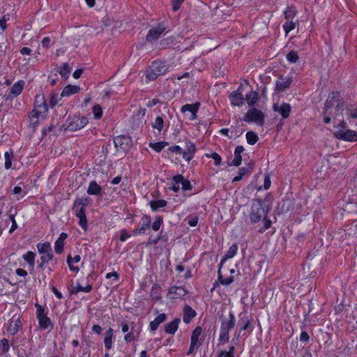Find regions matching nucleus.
I'll return each mask as SVG.
<instances>
[{
  "instance_id": "c756f323",
  "label": "nucleus",
  "mask_w": 357,
  "mask_h": 357,
  "mask_svg": "<svg viewBox=\"0 0 357 357\" xmlns=\"http://www.w3.org/2000/svg\"><path fill=\"white\" fill-rule=\"evenodd\" d=\"M102 191V188L97 183L96 181L89 183L87 189V193L90 195H99Z\"/></svg>"
},
{
  "instance_id": "ddd939ff",
  "label": "nucleus",
  "mask_w": 357,
  "mask_h": 357,
  "mask_svg": "<svg viewBox=\"0 0 357 357\" xmlns=\"http://www.w3.org/2000/svg\"><path fill=\"white\" fill-rule=\"evenodd\" d=\"M24 85L23 80H20L15 83L10 89V92L6 100H12L13 98L18 96L22 91Z\"/></svg>"
},
{
  "instance_id": "13d9d810",
  "label": "nucleus",
  "mask_w": 357,
  "mask_h": 357,
  "mask_svg": "<svg viewBox=\"0 0 357 357\" xmlns=\"http://www.w3.org/2000/svg\"><path fill=\"white\" fill-rule=\"evenodd\" d=\"M73 210L75 212V214L77 218L86 216L85 208H82V207H79V206L75 207L73 206Z\"/></svg>"
},
{
  "instance_id": "a18cd8bd",
  "label": "nucleus",
  "mask_w": 357,
  "mask_h": 357,
  "mask_svg": "<svg viewBox=\"0 0 357 357\" xmlns=\"http://www.w3.org/2000/svg\"><path fill=\"white\" fill-rule=\"evenodd\" d=\"M163 223V218L162 216L158 215L155 217L154 222L151 224V226L153 231H158Z\"/></svg>"
},
{
  "instance_id": "0eeeda50",
  "label": "nucleus",
  "mask_w": 357,
  "mask_h": 357,
  "mask_svg": "<svg viewBox=\"0 0 357 357\" xmlns=\"http://www.w3.org/2000/svg\"><path fill=\"white\" fill-rule=\"evenodd\" d=\"M243 120L245 122H255L259 126L264 123V114L256 108H252L248 111Z\"/></svg>"
},
{
  "instance_id": "603ef678",
  "label": "nucleus",
  "mask_w": 357,
  "mask_h": 357,
  "mask_svg": "<svg viewBox=\"0 0 357 357\" xmlns=\"http://www.w3.org/2000/svg\"><path fill=\"white\" fill-rule=\"evenodd\" d=\"M61 98L58 93H52L50 94V98L49 100V105L51 107H55L59 101L60 100Z\"/></svg>"
},
{
  "instance_id": "69168bd1",
  "label": "nucleus",
  "mask_w": 357,
  "mask_h": 357,
  "mask_svg": "<svg viewBox=\"0 0 357 357\" xmlns=\"http://www.w3.org/2000/svg\"><path fill=\"white\" fill-rule=\"evenodd\" d=\"M130 237V235L126 231V230L123 229L121 231L120 241H126L128 238Z\"/></svg>"
},
{
  "instance_id": "a19ab883",
  "label": "nucleus",
  "mask_w": 357,
  "mask_h": 357,
  "mask_svg": "<svg viewBox=\"0 0 357 357\" xmlns=\"http://www.w3.org/2000/svg\"><path fill=\"white\" fill-rule=\"evenodd\" d=\"M296 10L293 6H288L284 11V17L287 20H291L294 18Z\"/></svg>"
},
{
  "instance_id": "37998d69",
  "label": "nucleus",
  "mask_w": 357,
  "mask_h": 357,
  "mask_svg": "<svg viewBox=\"0 0 357 357\" xmlns=\"http://www.w3.org/2000/svg\"><path fill=\"white\" fill-rule=\"evenodd\" d=\"M167 145H168V143L165 142L149 144V146L158 153L160 152Z\"/></svg>"
},
{
  "instance_id": "412c9836",
  "label": "nucleus",
  "mask_w": 357,
  "mask_h": 357,
  "mask_svg": "<svg viewBox=\"0 0 357 357\" xmlns=\"http://www.w3.org/2000/svg\"><path fill=\"white\" fill-rule=\"evenodd\" d=\"M46 109H45V107L43 106V107H40V108H34L30 113V115H29V118L31 119V122L32 124H37L38 123V118L46 114Z\"/></svg>"
},
{
  "instance_id": "20e7f679",
  "label": "nucleus",
  "mask_w": 357,
  "mask_h": 357,
  "mask_svg": "<svg viewBox=\"0 0 357 357\" xmlns=\"http://www.w3.org/2000/svg\"><path fill=\"white\" fill-rule=\"evenodd\" d=\"M237 250H238V245H237V244L234 243L229 248V250L224 255L223 258L222 259V260L220 261L219 268L218 271V280H219L220 283L222 284V285H229L230 284H231L234 282L233 276H230L229 278H224L221 274L220 268H221L222 264L226 261V260L234 257L236 255Z\"/></svg>"
},
{
  "instance_id": "a211bd4d",
  "label": "nucleus",
  "mask_w": 357,
  "mask_h": 357,
  "mask_svg": "<svg viewBox=\"0 0 357 357\" xmlns=\"http://www.w3.org/2000/svg\"><path fill=\"white\" fill-rule=\"evenodd\" d=\"M292 83V79L290 77H280L279 79L276 82V91L280 92L283 91L285 89L289 88L290 85Z\"/></svg>"
},
{
  "instance_id": "f704fd0d",
  "label": "nucleus",
  "mask_w": 357,
  "mask_h": 357,
  "mask_svg": "<svg viewBox=\"0 0 357 357\" xmlns=\"http://www.w3.org/2000/svg\"><path fill=\"white\" fill-rule=\"evenodd\" d=\"M114 331L109 328L105 333L104 343L107 349H110L112 345V336Z\"/></svg>"
},
{
  "instance_id": "09e8293b",
  "label": "nucleus",
  "mask_w": 357,
  "mask_h": 357,
  "mask_svg": "<svg viewBox=\"0 0 357 357\" xmlns=\"http://www.w3.org/2000/svg\"><path fill=\"white\" fill-rule=\"evenodd\" d=\"M89 202H90V199L88 197L82 198V199L77 198L74 202L73 204H74L75 207L79 206V207L85 208V206L89 204Z\"/></svg>"
},
{
  "instance_id": "4c0bfd02",
  "label": "nucleus",
  "mask_w": 357,
  "mask_h": 357,
  "mask_svg": "<svg viewBox=\"0 0 357 357\" xmlns=\"http://www.w3.org/2000/svg\"><path fill=\"white\" fill-rule=\"evenodd\" d=\"M258 98H259L258 93L255 91H251L245 96V99L248 102V104L250 106L255 105L256 103V102L258 100Z\"/></svg>"
},
{
  "instance_id": "a878e982",
  "label": "nucleus",
  "mask_w": 357,
  "mask_h": 357,
  "mask_svg": "<svg viewBox=\"0 0 357 357\" xmlns=\"http://www.w3.org/2000/svg\"><path fill=\"white\" fill-rule=\"evenodd\" d=\"M67 234L62 232L54 244V250L57 254H61L63 251L64 241L67 238Z\"/></svg>"
},
{
  "instance_id": "3c124183",
  "label": "nucleus",
  "mask_w": 357,
  "mask_h": 357,
  "mask_svg": "<svg viewBox=\"0 0 357 357\" xmlns=\"http://www.w3.org/2000/svg\"><path fill=\"white\" fill-rule=\"evenodd\" d=\"M13 157V152H6L4 154L5 158V168L10 169L12 167V158Z\"/></svg>"
},
{
  "instance_id": "e2e57ef3",
  "label": "nucleus",
  "mask_w": 357,
  "mask_h": 357,
  "mask_svg": "<svg viewBox=\"0 0 357 357\" xmlns=\"http://www.w3.org/2000/svg\"><path fill=\"white\" fill-rule=\"evenodd\" d=\"M183 1H184V0H172L173 10L174 11L178 10L180 8V7Z\"/></svg>"
},
{
  "instance_id": "393cba45",
  "label": "nucleus",
  "mask_w": 357,
  "mask_h": 357,
  "mask_svg": "<svg viewBox=\"0 0 357 357\" xmlns=\"http://www.w3.org/2000/svg\"><path fill=\"white\" fill-rule=\"evenodd\" d=\"M181 320L179 318H175L172 322L165 326L164 331L166 333L174 335L178 328Z\"/></svg>"
},
{
  "instance_id": "cd10ccee",
  "label": "nucleus",
  "mask_w": 357,
  "mask_h": 357,
  "mask_svg": "<svg viewBox=\"0 0 357 357\" xmlns=\"http://www.w3.org/2000/svg\"><path fill=\"white\" fill-rule=\"evenodd\" d=\"M253 164L249 163L245 167H241L238 170V175L234 178L233 182H237L242 179L243 176L252 172Z\"/></svg>"
},
{
  "instance_id": "423d86ee",
  "label": "nucleus",
  "mask_w": 357,
  "mask_h": 357,
  "mask_svg": "<svg viewBox=\"0 0 357 357\" xmlns=\"http://www.w3.org/2000/svg\"><path fill=\"white\" fill-rule=\"evenodd\" d=\"M88 122V119L85 116H81L77 115L70 116L67 121V126L66 130H68L70 131L79 130L85 127Z\"/></svg>"
},
{
  "instance_id": "c03bdc74",
  "label": "nucleus",
  "mask_w": 357,
  "mask_h": 357,
  "mask_svg": "<svg viewBox=\"0 0 357 357\" xmlns=\"http://www.w3.org/2000/svg\"><path fill=\"white\" fill-rule=\"evenodd\" d=\"M59 72L62 77H63L66 79H68L70 72L68 64L67 63H63L62 66L60 67Z\"/></svg>"
},
{
  "instance_id": "de8ad7c7",
  "label": "nucleus",
  "mask_w": 357,
  "mask_h": 357,
  "mask_svg": "<svg viewBox=\"0 0 357 357\" xmlns=\"http://www.w3.org/2000/svg\"><path fill=\"white\" fill-rule=\"evenodd\" d=\"M9 349L8 340L6 338L2 339L0 341V355L7 353Z\"/></svg>"
},
{
  "instance_id": "7c9ffc66",
  "label": "nucleus",
  "mask_w": 357,
  "mask_h": 357,
  "mask_svg": "<svg viewBox=\"0 0 357 357\" xmlns=\"http://www.w3.org/2000/svg\"><path fill=\"white\" fill-rule=\"evenodd\" d=\"M79 91H80L79 86L69 84L64 87L60 96H61V97L69 96L70 95L77 93Z\"/></svg>"
},
{
  "instance_id": "aec40b11",
  "label": "nucleus",
  "mask_w": 357,
  "mask_h": 357,
  "mask_svg": "<svg viewBox=\"0 0 357 357\" xmlns=\"http://www.w3.org/2000/svg\"><path fill=\"white\" fill-rule=\"evenodd\" d=\"M244 150L245 149L243 146H236L234 151V158L230 162L228 163V165L229 166H239L242 162L241 153L243 152Z\"/></svg>"
},
{
  "instance_id": "2f4dec72",
  "label": "nucleus",
  "mask_w": 357,
  "mask_h": 357,
  "mask_svg": "<svg viewBox=\"0 0 357 357\" xmlns=\"http://www.w3.org/2000/svg\"><path fill=\"white\" fill-rule=\"evenodd\" d=\"M149 205L153 211H158L160 208L165 207L167 202L165 199L152 200L149 202Z\"/></svg>"
},
{
  "instance_id": "052dcab7",
  "label": "nucleus",
  "mask_w": 357,
  "mask_h": 357,
  "mask_svg": "<svg viewBox=\"0 0 357 357\" xmlns=\"http://www.w3.org/2000/svg\"><path fill=\"white\" fill-rule=\"evenodd\" d=\"M35 306H36V307L37 308V310H36V317H37V319H38V317H42L43 315H45V314H47L45 312V308H44L42 305H39V304H38V303H36V304H35Z\"/></svg>"
},
{
  "instance_id": "0e129e2a",
  "label": "nucleus",
  "mask_w": 357,
  "mask_h": 357,
  "mask_svg": "<svg viewBox=\"0 0 357 357\" xmlns=\"http://www.w3.org/2000/svg\"><path fill=\"white\" fill-rule=\"evenodd\" d=\"M170 152L176 153L177 154H182V149L178 145H174L168 149Z\"/></svg>"
},
{
  "instance_id": "b1692460",
  "label": "nucleus",
  "mask_w": 357,
  "mask_h": 357,
  "mask_svg": "<svg viewBox=\"0 0 357 357\" xmlns=\"http://www.w3.org/2000/svg\"><path fill=\"white\" fill-rule=\"evenodd\" d=\"M173 182H175L176 184L181 183L183 190H190L192 189V185L190 181L185 180L181 174H177L173 176Z\"/></svg>"
},
{
  "instance_id": "9b49d317",
  "label": "nucleus",
  "mask_w": 357,
  "mask_h": 357,
  "mask_svg": "<svg viewBox=\"0 0 357 357\" xmlns=\"http://www.w3.org/2000/svg\"><path fill=\"white\" fill-rule=\"evenodd\" d=\"M196 150V146L193 142L190 141H186L185 149H184V151H182L183 158L186 161L191 160L195 154Z\"/></svg>"
},
{
  "instance_id": "c85d7f7f",
  "label": "nucleus",
  "mask_w": 357,
  "mask_h": 357,
  "mask_svg": "<svg viewBox=\"0 0 357 357\" xmlns=\"http://www.w3.org/2000/svg\"><path fill=\"white\" fill-rule=\"evenodd\" d=\"M39 326L43 330L48 329L49 328L52 329L53 328V324L50 320V319L45 315H43L40 317L38 318Z\"/></svg>"
},
{
  "instance_id": "864d4df0",
  "label": "nucleus",
  "mask_w": 357,
  "mask_h": 357,
  "mask_svg": "<svg viewBox=\"0 0 357 357\" xmlns=\"http://www.w3.org/2000/svg\"><path fill=\"white\" fill-rule=\"evenodd\" d=\"M205 156L210 158H213L214 160V164L216 166H218L221 163L222 158L221 157L215 152H213L211 153H206Z\"/></svg>"
},
{
  "instance_id": "6e6d98bb",
  "label": "nucleus",
  "mask_w": 357,
  "mask_h": 357,
  "mask_svg": "<svg viewBox=\"0 0 357 357\" xmlns=\"http://www.w3.org/2000/svg\"><path fill=\"white\" fill-rule=\"evenodd\" d=\"M296 27V24L291 20H287V22L283 24V29L287 34L291 30L294 29Z\"/></svg>"
},
{
  "instance_id": "dca6fc26",
  "label": "nucleus",
  "mask_w": 357,
  "mask_h": 357,
  "mask_svg": "<svg viewBox=\"0 0 357 357\" xmlns=\"http://www.w3.org/2000/svg\"><path fill=\"white\" fill-rule=\"evenodd\" d=\"M273 108L275 112L280 113L283 119L289 117L291 110V105L285 102L281 105L274 104Z\"/></svg>"
},
{
  "instance_id": "c9c22d12",
  "label": "nucleus",
  "mask_w": 357,
  "mask_h": 357,
  "mask_svg": "<svg viewBox=\"0 0 357 357\" xmlns=\"http://www.w3.org/2000/svg\"><path fill=\"white\" fill-rule=\"evenodd\" d=\"M81 259L79 255H75L74 257H72L70 255H68L67 257V263L68 264L69 268L70 271L73 272H78L79 268L77 266H74L72 264L73 262L78 263Z\"/></svg>"
},
{
  "instance_id": "1a4fd4ad",
  "label": "nucleus",
  "mask_w": 357,
  "mask_h": 357,
  "mask_svg": "<svg viewBox=\"0 0 357 357\" xmlns=\"http://www.w3.org/2000/svg\"><path fill=\"white\" fill-rule=\"evenodd\" d=\"M37 249L43 261H50L53 259V252L51 245L49 242L39 243L37 244Z\"/></svg>"
},
{
  "instance_id": "39448f33",
  "label": "nucleus",
  "mask_w": 357,
  "mask_h": 357,
  "mask_svg": "<svg viewBox=\"0 0 357 357\" xmlns=\"http://www.w3.org/2000/svg\"><path fill=\"white\" fill-rule=\"evenodd\" d=\"M167 70L168 68L165 62L155 61L146 70V78L150 81L155 80L158 76L167 73Z\"/></svg>"
},
{
  "instance_id": "f8f14e48",
  "label": "nucleus",
  "mask_w": 357,
  "mask_h": 357,
  "mask_svg": "<svg viewBox=\"0 0 357 357\" xmlns=\"http://www.w3.org/2000/svg\"><path fill=\"white\" fill-rule=\"evenodd\" d=\"M229 98L231 101V104L234 106L240 107L244 103V97L242 94V91H241V89L238 88L236 91H232L229 96Z\"/></svg>"
},
{
  "instance_id": "ea45409f",
  "label": "nucleus",
  "mask_w": 357,
  "mask_h": 357,
  "mask_svg": "<svg viewBox=\"0 0 357 357\" xmlns=\"http://www.w3.org/2000/svg\"><path fill=\"white\" fill-rule=\"evenodd\" d=\"M246 139L249 144L254 145L257 142L259 137L254 131H248L246 133Z\"/></svg>"
},
{
  "instance_id": "6ab92c4d",
  "label": "nucleus",
  "mask_w": 357,
  "mask_h": 357,
  "mask_svg": "<svg viewBox=\"0 0 357 357\" xmlns=\"http://www.w3.org/2000/svg\"><path fill=\"white\" fill-rule=\"evenodd\" d=\"M151 218L148 215H144L137 228L138 234H144L146 230L151 227Z\"/></svg>"
},
{
  "instance_id": "f257e3e1",
  "label": "nucleus",
  "mask_w": 357,
  "mask_h": 357,
  "mask_svg": "<svg viewBox=\"0 0 357 357\" xmlns=\"http://www.w3.org/2000/svg\"><path fill=\"white\" fill-rule=\"evenodd\" d=\"M264 202L261 199L253 200L250 211V219L252 224H257L263 221L264 226L259 229V233L264 232L271 226L272 222L267 217V213L264 207Z\"/></svg>"
},
{
  "instance_id": "8fccbe9b",
  "label": "nucleus",
  "mask_w": 357,
  "mask_h": 357,
  "mask_svg": "<svg viewBox=\"0 0 357 357\" xmlns=\"http://www.w3.org/2000/svg\"><path fill=\"white\" fill-rule=\"evenodd\" d=\"M286 59L289 62L295 63L298 60L299 56L297 52L292 50L287 54Z\"/></svg>"
},
{
  "instance_id": "7ed1b4c3",
  "label": "nucleus",
  "mask_w": 357,
  "mask_h": 357,
  "mask_svg": "<svg viewBox=\"0 0 357 357\" xmlns=\"http://www.w3.org/2000/svg\"><path fill=\"white\" fill-rule=\"evenodd\" d=\"M221 325L219 335L220 343L228 342L229 340V331L235 326V316L232 312H229V317L220 318Z\"/></svg>"
},
{
  "instance_id": "72a5a7b5",
  "label": "nucleus",
  "mask_w": 357,
  "mask_h": 357,
  "mask_svg": "<svg viewBox=\"0 0 357 357\" xmlns=\"http://www.w3.org/2000/svg\"><path fill=\"white\" fill-rule=\"evenodd\" d=\"M150 296L152 300L157 301L161 298V288L158 284H154L151 288Z\"/></svg>"
},
{
  "instance_id": "e433bc0d",
  "label": "nucleus",
  "mask_w": 357,
  "mask_h": 357,
  "mask_svg": "<svg viewBox=\"0 0 357 357\" xmlns=\"http://www.w3.org/2000/svg\"><path fill=\"white\" fill-rule=\"evenodd\" d=\"M92 290V285L88 284L86 287H82L80 284H77L75 287H73L72 289L69 290L70 294H77L79 291H84L86 293H89Z\"/></svg>"
},
{
  "instance_id": "473e14b6",
  "label": "nucleus",
  "mask_w": 357,
  "mask_h": 357,
  "mask_svg": "<svg viewBox=\"0 0 357 357\" xmlns=\"http://www.w3.org/2000/svg\"><path fill=\"white\" fill-rule=\"evenodd\" d=\"M35 257L36 254L32 251H29L22 255L23 259L28 263L29 266L31 269H33L35 266Z\"/></svg>"
},
{
  "instance_id": "338daca9",
  "label": "nucleus",
  "mask_w": 357,
  "mask_h": 357,
  "mask_svg": "<svg viewBox=\"0 0 357 357\" xmlns=\"http://www.w3.org/2000/svg\"><path fill=\"white\" fill-rule=\"evenodd\" d=\"M310 340L309 335L306 331H302L300 335V340L301 342H307Z\"/></svg>"
},
{
  "instance_id": "f03ea898",
  "label": "nucleus",
  "mask_w": 357,
  "mask_h": 357,
  "mask_svg": "<svg viewBox=\"0 0 357 357\" xmlns=\"http://www.w3.org/2000/svg\"><path fill=\"white\" fill-rule=\"evenodd\" d=\"M344 106V101L340 98L338 91H333L328 94V98L325 102L324 114L339 115L340 111Z\"/></svg>"
},
{
  "instance_id": "5701e85b",
  "label": "nucleus",
  "mask_w": 357,
  "mask_h": 357,
  "mask_svg": "<svg viewBox=\"0 0 357 357\" xmlns=\"http://www.w3.org/2000/svg\"><path fill=\"white\" fill-rule=\"evenodd\" d=\"M22 327V324L19 318L17 319H11L9 322L8 327L7 328V331L11 335H15L20 328Z\"/></svg>"
},
{
  "instance_id": "2eb2a0df",
  "label": "nucleus",
  "mask_w": 357,
  "mask_h": 357,
  "mask_svg": "<svg viewBox=\"0 0 357 357\" xmlns=\"http://www.w3.org/2000/svg\"><path fill=\"white\" fill-rule=\"evenodd\" d=\"M188 292L183 287L174 286L169 288L168 294L171 296V299H177L183 298Z\"/></svg>"
},
{
  "instance_id": "4be33fe9",
  "label": "nucleus",
  "mask_w": 357,
  "mask_h": 357,
  "mask_svg": "<svg viewBox=\"0 0 357 357\" xmlns=\"http://www.w3.org/2000/svg\"><path fill=\"white\" fill-rule=\"evenodd\" d=\"M183 321L185 324L190 323L196 317L197 312L190 306L186 305L183 307Z\"/></svg>"
},
{
  "instance_id": "4d7b16f0",
  "label": "nucleus",
  "mask_w": 357,
  "mask_h": 357,
  "mask_svg": "<svg viewBox=\"0 0 357 357\" xmlns=\"http://www.w3.org/2000/svg\"><path fill=\"white\" fill-rule=\"evenodd\" d=\"M93 113L96 119H100L102 114V107L99 105H96L93 107Z\"/></svg>"
},
{
  "instance_id": "79ce46f5",
  "label": "nucleus",
  "mask_w": 357,
  "mask_h": 357,
  "mask_svg": "<svg viewBox=\"0 0 357 357\" xmlns=\"http://www.w3.org/2000/svg\"><path fill=\"white\" fill-rule=\"evenodd\" d=\"M202 332L201 326H197L191 334L190 342L197 344L199 336Z\"/></svg>"
},
{
  "instance_id": "4468645a",
  "label": "nucleus",
  "mask_w": 357,
  "mask_h": 357,
  "mask_svg": "<svg viewBox=\"0 0 357 357\" xmlns=\"http://www.w3.org/2000/svg\"><path fill=\"white\" fill-rule=\"evenodd\" d=\"M114 143L116 148L126 151L130 146V139L126 136H118L114 139Z\"/></svg>"
},
{
  "instance_id": "5fc2aeb1",
  "label": "nucleus",
  "mask_w": 357,
  "mask_h": 357,
  "mask_svg": "<svg viewBox=\"0 0 357 357\" xmlns=\"http://www.w3.org/2000/svg\"><path fill=\"white\" fill-rule=\"evenodd\" d=\"M243 324V326L241 328V330L245 331L248 330L252 324V320L249 319L248 317H243L240 320Z\"/></svg>"
},
{
  "instance_id": "58836bf2",
  "label": "nucleus",
  "mask_w": 357,
  "mask_h": 357,
  "mask_svg": "<svg viewBox=\"0 0 357 357\" xmlns=\"http://www.w3.org/2000/svg\"><path fill=\"white\" fill-rule=\"evenodd\" d=\"M44 107L46 109V112H47V105L46 103L45 97L43 95H37L35 99V108H40V107Z\"/></svg>"
},
{
  "instance_id": "bb28decb",
  "label": "nucleus",
  "mask_w": 357,
  "mask_h": 357,
  "mask_svg": "<svg viewBox=\"0 0 357 357\" xmlns=\"http://www.w3.org/2000/svg\"><path fill=\"white\" fill-rule=\"evenodd\" d=\"M167 319V315L165 313L160 314L158 317H156L153 321L150 323V330L151 331H155L158 329V326L160 324L165 321Z\"/></svg>"
},
{
  "instance_id": "9d476101",
  "label": "nucleus",
  "mask_w": 357,
  "mask_h": 357,
  "mask_svg": "<svg viewBox=\"0 0 357 357\" xmlns=\"http://www.w3.org/2000/svg\"><path fill=\"white\" fill-rule=\"evenodd\" d=\"M167 26L163 24H159L156 27H153L149 31L146 36V40L149 42H153L158 39L160 35L166 31Z\"/></svg>"
},
{
  "instance_id": "bf43d9fd",
  "label": "nucleus",
  "mask_w": 357,
  "mask_h": 357,
  "mask_svg": "<svg viewBox=\"0 0 357 357\" xmlns=\"http://www.w3.org/2000/svg\"><path fill=\"white\" fill-rule=\"evenodd\" d=\"M162 231H160V234L157 236V237H155V238H152V236L151 235L149 238V241H148V245H156L157 243H158V242L163 238V236L162 235Z\"/></svg>"
},
{
  "instance_id": "6e6552de",
  "label": "nucleus",
  "mask_w": 357,
  "mask_h": 357,
  "mask_svg": "<svg viewBox=\"0 0 357 357\" xmlns=\"http://www.w3.org/2000/svg\"><path fill=\"white\" fill-rule=\"evenodd\" d=\"M334 137L339 139L347 142H356L357 141V132L347 129L343 130L342 129L337 130L333 132Z\"/></svg>"
},
{
  "instance_id": "f3484780",
  "label": "nucleus",
  "mask_w": 357,
  "mask_h": 357,
  "mask_svg": "<svg viewBox=\"0 0 357 357\" xmlns=\"http://www.w3.org/2000/svg\"><path fill=\"white\" fill-rule=\"evenodd\" d=\"M200 103L197 102L194 104H186L181 107V112L183 113H185L186 112H190V120H194L197 118V112L199 109Z\"/></svg>"
},
{
  "instance_id": "680f3d73",
  "label": "nucleus",
  "mask_w": 357,
  "mask_h": 357,
  "mask_svg": "<svg viewBox=\"0 0 357 357\" xmlns=\"http://www.w3.org/2000/svg\"><path fill=\"white\" fill-rule=\"evenodd\" d=\"M79 226L85 231H86L88 226H87V218L86 216L84 217H79Z\"/></svg>"
},
{
  "instance_id": "49530a36",
  "label": "nucleus",
  "mask_w": 357,
  "mask_h": 357,
  "mask_svg": "<svg viewBox=\"0 0 357 357\" xmlns=\"http://www.w3.org/2000/svg\"><path fill=\"white\" fill-rule=\"evenodd\" d=\"M163 126L164 121L161 116H157L155 121L152 123V127L160 132L163 129Z\"/></svg>"
},
{
  "instance_id": "774afa93",
  "label": "nucleus",
  "mask_w": 357,
  "mask_h": 357,
  "mask_svg": "<svg viewBox=\"0 0 357 357\" xmlns=\"http://www.w3.org/2000/svg\"><path fill=\"white\" fill-rule=\"evenodd\" d=\"M218 357H234V355L229 354L225 350H221L218 352Z\"/></svg>"
}]
</instances>
